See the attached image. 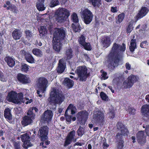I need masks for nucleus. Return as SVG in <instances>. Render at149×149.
<instances>
[{"label":"nucleus","instance_id":"nucleus-1","mask_svg":"<svg viewBox=\"0 0 149 149\" xmlns=\"http://www.w3.org/2000/svg\"><path fill=\"white\" fill-rule=\"evenodd\" d=\"M126 48L125 44L124 43L121 45L116 42L113 44L107 57V67L110 71L114 70L119 63L122 61L123 53L125 51Z\"/></svg>","mask_w":149,"mask_h":149},{"label":"nucleus","instance_id":"nucleus-2","mask_svg":"<svg viewBox=\"0 0 149 149\" xmlns=\"http://www.w3.org/2000/svg\"><path fill=\"white\" fill-rule=\"evenodd\" d=\"M66 32L63 27L56 28L53 33V48L59 53L61 49L62 43L65 40Z\"/></svg>","mask_w":149,"mask_h":149},{"label":"nucleus","instance_id":"nucleus-3","mask_svg":"<svg viewBox=\"0 0 149 149\" xmlns=\"http://www.w3.org/2000/svg\"><path fill=\"white\" fill-rule=\"evenodd\" d=\"M65 99V95L61 92H60L56 88H53L51 89L48 100L50 104H53L55 105L61 104Z\"/></svg>","mask_w":149,"mask_h":149},{"label":"nucleus","instance_id":"nucleus-4","mask_svg":"<svg viewBox=\"0 0 149 149\" xmlns=\"http://www.w3.org/2000/svg\"><path fill=\"white\" fill-rule=\"evenodd\" d=\"M56 19L58 23H63L66 21L70 15L69 10L65 8H58L55 12Z\"/></svg>","mask_w":149,"mask_h":149},{"label":"nucleus","instance_id":"nucleus-5","mask_svg":"<svg viewBox=\"0 0 149 149\" xmlns=\"http://www.w3.org/2000/svg\"><path fill=\"white\" fill-rule=\"evenodd\" d=\"M88 69L85 66H80L77 67L75 72L78 75L80 81H86L90 75V73H88Z\"/></svg>","mask_w":149,"mask_h":149},{"label":"nucleus","instance_id":"nucleus-6","mask_svg":"<svg viewBox=\"0 0 149 149\" xmlns=\"http://www.w3.org/2000/svg\"><path fill=\"white\" fill-rule=\"evenodd\" d=\"M35 115L33 111L28 110L26 113V115L22 117L21 123L23 127L32 125L35 119Z\"/></svg>","mask_w":149,"mask_h":149},{"label":"nucleus","instance_id":"nucleus-7","mask_svg":"<svg viewBox=\"0 0 149 149\" xmlns=\"http://www.w3.org/2000/svg\"><path fill=\"white\" fill-rule=\"evenodd\" d=\"M49 132V128L47 126H43L41 127L39 129L38 132V136L40 141L42 142H41L40 145L42 146L43 148H47L45 146L43 145L44 141L47 140L48 139V135Z\"/></svg>","mask_w":149,"mask_h":149},{"label":"nucleus","instance_id":"nucleus-8","mask_svg":"<svg viewBox=\"0 0 149 149\" xmlns=\"http://www.w3.org/2000/svg\"><path fill=\"white\" fill-rule=\"evenodd\" d=\"M81 15L84 22L86 24H90L92 21L94 16L92 13L88 8L84 9Z\"/></svg>","mask_w":149,"mask_h":149},{"label":"nucleus","instance_id":"nucleus-9","mask_svg":"<svg viewBox=\"0 0 149 149\" xmlns=\"http://www.w3.org/2000/svg\"><path fill=\"white\" fill-rule=\"evenodd\" d=\"M139 78L136 76L131 74L129 76L127 80L125 81L123 86L125 88H130L132 87L134 84L138 81Z\"/></svg>","mask_w":149,"mask_h":149},{"label":"nucleus","instance_id":"nucleus-10","mask_svg":"<svg viewBox=\"0 0 149 149\" xmlns=\"http://www.w3.org/2000/svg\"><path fill=\"white\" fill-rule=\"evenodd\" d=\"M104 115L103 112L97 111L94 113L93 119L95 123L103 125L104 124Z\"/></svg>","mask_w":149,"mask_h":149},{"label":"nucleus","instance_id":"nucleus-11","mask_svg":"<svg viewBox=\"0 0 149 149\" xmlns=\"http://www.w3.org/2000/svg\"><path fill=\"white\" fill-rule=\"evenodd\" d=\"M53 115L52 111L51 110H47L45 111L41 116V121L45 123L49 124L52 120Z\"/></svg>","mask_w":149,"mask_h":149},{"label":"nucleus","instance_id":"nucleus-12","mask_svg":"<svg viewBox=\"0 0 149 149\" xmlns=\"http://www.w3.org/2000/svg\"><path fill=\"white\" fill-rule=\"evenodd\" d=\"M47 84V80L45 78L40 77L39 78L37 85L41 93L43 94L46 91Z\"/></svg>","mask_w":149,"mask_h":149},{"label":"nucleus","instance_id":"nucleus-13","mask_svg":"<svg viewBox=\"0 0 149 149\" xmlns=\"http://www.w3.org/2000/svg\"><path fill=\"white\" fill-rule=\"evenodd\" d=\"M77 116L78 120L80 124L84 125L87 119L88 113L86 110H82L77 113Z\"/></svg>","mask_w":149,"mask_h":149},{"label":"nucleus","instance_id":"nucleus-14","mask_svg":"<svg viewBox=\"0 0 149 149\" xmlns=\"http://www.w3.org/2000/svg\"><path fill=\"white\" fill-rule=\"evenodd\" d=\"M75 132L74 130H72L70 132L65 138L64 146L65 147L67 146L70 144L72 141L75 142L76 139L75 138Z\"/></svg>","mask_w":149,"mask_h":149},{"label":"nucleus","instance_id":"nucleus-15","mask_svg":"<svg viewBox=\"0 0 149 149\" xmlns=\"http://www.w3.org/2000/svg\"><path fill=\"white\" fill-rule=\"evenodd\" d=\"M7 100L10 102H11L15 104H18L19 102L17 99V93L14 91H11L9 92L7 97Z\"/></svg>","mask_w":149,"mask_h":149},{"label":"nucleus","instance_id":"nucleus-16","mask_svg":"<svg viewBox=\"0 0 149 149\" xmlns=\"http://www.w3.org/2000/svg\"><path fill=\"white\" fill-rule=\"evenodd\" d=\"M149 11L148 8L145 6L142 7L135 17L136 21L145 16L147 14Z\"/></svg>","mask_w":149,"mask_h":149},{"label":"nucleus","instance_id":"nucleus-17","mask_svg":"<svg viewBox=\"0 0 149 149\" xmlns=\"http://www.w3.org/2000/svg\"><path fill=\"white\" fill-rule=\"evenodd\" d=\"M20 137L22 141L24 143L23 146L24 148L27 149L31 146L30 137L28 134L26 133L23 134Z\"/></svg>","mask_w":149,"mask_h":149},{"label":"nucleus","instance_id":"nucleus-18","mask_svg":"<svg viewBox=\"0 0 149 149\" xmlns=\"http://www.w3.org/2000/svg\"><path fill=\"white\" fill-rule=\"evenodd\" d=\"M17 78L18 81L22 84H27L30 82L29 78L26 75L21 73H19L17 74Z\"/></svg>","mask_w":149,"mask_h":149},{"label":"nucleus","instance_id":"nucleus-19","mask_svg":"<svg viewBox=\"0 0 149 149\" xmlns=\"http://www.w3.org/2000/svg\"><path fill=\"white\" fill-rule=\"evenodd\" d=\"M136 135L137 141L141 145H143L146 142V136L143 131H139Z\"/></svg>","mask_w":149,"mask_h":149},{"label":"nucleus","instance_id":"nucleus-20","mask_svg":"<svg viewBox=\"0 0 149 149\" xmlns=\"http://www.w3.org/2000/svg\"><path fill=\"white\" fill-rule=\"evenodd\" d=\"M69 110H71V114H74L75 113V110H76V108L73 104H71L68 106L65 111V117L66 120L67 122H70L71 121L72 116L66 114L67 111Z\"/></svg>","mask_w":149,"mask_h":149},{"label":"nucleus","instance_id":"nucleus-21","mask_svg":"<svg viewBox=\"0 0 149 149\" xmlns=\"http://www.w3.org/2000/svg\"><path fill=\"white\" fill-rule=\"evenodd\" d=\"M66 64L63 59H61L58 61V66L57 68V72L58 74L62 73L66 68Z\"/></svg>","mask_w":149,"mask_h":149},{"label":"nucleus","instance_id":"nucleus-22","mask_svg":"<svg viewBox=\"0 0 149 149\" xmlns=\"http://www.w3.org/2000/svg\"><path fill=\"white\" fill-rule=\"evenodd\" d=\"M21 52L24 55L25 58L27 62L31 63H34L35 60L30 54L26 52L24 50H21Z\"/></svg>","mask_w":149,"mask_h":149},{"label":"nucleus","instance_id":"nucleus-23","mask_svg":"<svg viewBox=\"0 0 149 149\" xmlns=\"http://www.w3.org/2000/svg\"><path fill=\"white\" fill-rule=\"evenodd\" d=\"M141 112L143 116L149 119V105H143L141 108Z\"/></svg>","mask_w":149,"mask_h":149},{"label":"nucleus","instance_id":"nucleus-24","mask_svg":"<svg viewBox=\"0 0 149 149\" xmlns=\"http://www.w3.org/2000/svg\"><path fill=\"white\" fill-rule=\"evenodd\" d=\"M22 33L20 30L16 29L12 32V35L13 38L15 40L20 39L22 36Z\"/></svg>","mask_w":149,"mask_h":149},{"label":"nucleus","instance_id":"nucleus-25","mask_svg":"<svg viewBox=\"0 0 149 149\" xmlns=\"http://www.w3.org/2000/svg\"><path fill=\"white\" fill-rule=\"evenodd\" d=\"M67 0H51L50 5L51 7H54L60 5H64Z\"/></svg>","mask_w":149,"mask_h":149},{"label":"nucleus","instance_id":"nucleus-26","mask_svg":"<svg viewBox=\"0 0 149 149\" xmlns=\"http://www.w3.org/2000/svg\"><path fill=\"white\" fill-rule=\"evenodd\" d=\"M101 42L103 47L107 48L110 46L111 44V39L109 36H104L102 39Z\"/></svg>","mask_w":149,"mask_h":149},{"label":"nucleus","instance_id":"nucleus-27","mask_svg":"<svg viewBox=\"0 0 149 149\" xmlns=\"http://www.w3.org/2000/svg\"><path fill=\"white\" fill-rule=\"evenodd\" d=\"M136 48V40L134 39H132L130 41V45L129 46V50L130 52L132 54L134 53L135 50Z\"/></svg>","mask_w":149,"mask_h":149},{"label":"nucleus","instance_id":"nucleus-28","mask_svg":"<svg viewBox=\"0 0 149 149\" xmlns=\"http://www.w3.org/2000/svg\"><path fill=\"white\" fill-rule=\"evenodd\" d=\"M4 60L8 65L10 67H12L15 64V62L12 57L9 56H7L4 58Z\"/></svg>","mask_w":149,"mask_h":149},{"label":"nucleus","instance_id":"nucleus-29","mask_svg":"<svg viewBox=\"0 0 149 149\" xmlns=\"http://www.w3.org/2000/svg\"><path fill=\"white\" fill-rule=\"evenodd\" d=\"M4 116L7 120H10L12 119V116L11 110L9 108H6L4 111Z\"/></svg>","mask_w":149,"mask_h":149},{"label":"nucleus","instance_id":"nucleus-30","mask_svg":"<svg viewBox=\"0 0 149 149\" xmlns=\"http://www.w3.org/2000/svg\"><path fill=\"white\" fill-rule=\"evenodd\" d=\"M65 55L67 60H69L73 57V51L71 48L66 50Z\"/></svg>","mask_w":149,"mask_h":149},{"label":"nucleus","instance_id":"nucleus-31","mask_svg":"<svg viewBox=\"0 0 149 149\" xmlns=\"http://www.w3.org/2000/svg\"><path fill=\"white\" fill-rule=\"evenodd\" d=\"M63 82L64 84L69 88H72L74 85V83L73 80L68 78H65Z\"/></svg>","mask_w":149,"mask_h":149},{"label":"nucleus","instance_id":"nucleus-32","mask_svg":"<svg viewBox=\"0 0 149 149\" xmlns=\"http://www.w3.org/2000/svg\"><path fill=\"white\" fill-rule=\"evenodd\" d=\"M44 2H42V1H38L36 4V7L39 11H42L45 10V7Z\"/></svg>","mask_w":149,"mask_h":149},{"label":"nucleus","instance_id":"nucleus-33","mask_svg":"<svg viewBox=\"0 0 149 149\" xmlns=\"http://www.w3.org/2000/svg\"><path fill=\"white\" fill-rule=\"evenodd\" d=\"M32 52L33 54L37 57H41L42 56V51L38 48H34L33 49Z\"/></svg>","mask_w":149,"mask_h":149},{"label":"nucleus","instance_id":"nucleus-34","mask_svg":"<svg viewBox=\"0 0 149 149\" xmlns=\"http://www.w3.org/2000/svg\"><path fill=\"white\" fill-rule=\"evenodd\" d=\"M133 22L132 20L128 24V26L126 28V32L127 33H130L133 30L134 27Z\"/></svg>","mask_w":149,"mask_h":149},{"label":"nucleus","instance_id":"nucleus-35","mask_svg":"<svg viewBox=\"0 0 149 149\" xmlns=\"http://www.w3.org/2000/svg\"><path fill=\"white\" fill-rule=\"evenodd\" d=\"M125 17V14L124 13H122L119 14L116 19V22L117 24H120L123 20Z\"/></svg>","mask_w":149,"mask_h":149},{"label":"nucleus","instance_id":"nucleus-36","mask_svg":"<svg viewBox=\"0 0 149 149\" xmlns=\"http://www.w3.org/2000/svg\"><path fill=\"white\" fill-rule=\"evenodd\" d=\"M71 20L76 24L78 23L79 20L77 14L75 13H73L71 15Z\"/></svg>","mask_w":149,"mask_h":149},{"label":"nucleus","instance_id":"nucleus-37","mask_svg":"<svg viewBox=\"0 0 149 149\" xmlns=\"http://www.w3.org/2000/svg\"><path fill=\"white\" fill-rule=\"evenodd\" d=\"M116 113L115 111L113 108L109 109L107 114L109 115V118L113 119L114 118Z\"/></svg>","mask_w":149,"mask_h":149},{"label":"nucleus","instance_id":"nucleus-38","mask_svg":"<svg viewBox=\"0 0 149 149\" xmlns=\"http://www.w3.org/2000/svg\"><path fill=\"white\" fill-rule=\"evenodd\" d=\"M89 2L91 3L94 7H99L101 4V0H89Z\"/></svg>","mask_w":149,"mask_h":149},{"label":"nucleus","instance_id":"nucleus-39","mask_svg":"<svg viewBox=\"0 0 149 149\" xmlns=\"http://www.w3.org/2000/svg\"><path fill=\"white\" fill-rule=\"evenodd\" d=\"M39 31L40 33V36L42 37L45 36V35L47 33V29L45 26H41L40 29L39 30Z\"/></svg>","mask_w":149,"mask_h":149},{"label":"nucleus","instance_id":"nucleus-40","mask_svg":"<svg viewBox=\"0 0 149 149\" xmlns=\"http://www.w3.org/2000/svg\"><path fill=\"white\" fill-rule=\"evenodd\" d=\"M7 10H10L13 12L14 13H17L18 10L16 6L14 5L11 4L7 7Z\"/></svg>","mask_w":149,"mask_h":149},{"label":"nucleus","instance_id":"nucleus-41","mask_svg":"<svg viewBox=\"0 0 149 149\" xmlns=\"http://www.w3.org/2000/svg\"><path fill=\"white\" fill-rule=\"evenodd\" d=\"M77 25H76L74 23L72 24V26L73 31L75 32H79L81 30V26L79 25V23Z\"/></svg>","mask_w":149,"mask_h":149},{"label":"nucleus","instance_id":"nucleus-42","mask_svg":"<svg viewBox=\"0 0 149 149\" xmlns=\"http://www.w3.org/2000/svg\"><path fill=\"white\" fill-rule=\"evenodd\" d=\"M86 38L84 34L81 35L78 39V42L81 45H82L85 42Z\"/></svg>","mask_w":149,"mask_h":149},{"label":"nucleus","instance_id":"nucleus-43","mask_svg":"<svg viewBox=\"0 0 149 149\" xmlns=\"http://www.w3.org/2000/svg\"><path fill=\"white\" fill-rule=\"evenodd\" d=\"M81 45L86 50L90 51L92 49V47L90 44L89 42H85L83 45Z\"/></svg>","mask_w":149,"mask_h":149},{"label":"nucleus","instance_id":"nucleus-44","mask_svg":"<svg viewBox=\"0 0 149 149\" xmlns=\"http://www.w3.org/2000/svg\"><path fill=\"white\" fill-rule=\"evenodd\" d=\"M29 66L25 63L22 64L21 66V70L26 72H27L29 70Z\"/></svg>","mask_w":149,"mask_h":149},{"label":"nucleus","instance_id":"nucleus-45","mask_svg":"<svg viewBox=\"0 0 149 149\" xmlns=\"http://www.w3.org/2000/svg\"><path fill=\"white\" fill-rule=\"evenodd\" d=\"M127 111L130 114L134 115L136 113V110L134 107H128Z\"/></svg>","mask_w":149,"mask_h":149},{"label":"nucleus","instance_id":"nucleus-46","mask_svg":"<svg viewBox=\"0 0 149 149\" xmlns=\"http://www.w3.org/2000/svg\"><path fill=\"white\" fill-rule=\"evenodd\" d=\"M25 34L26 38L28 40H30L32 36V33L29 30H26L24 31Z\"/></svg>","mask_w":149,"mask_h":149},{"label":"nucleus","instance_id":"nucleus-47","mask_svg":"<svg viewBox=\"0 0 149 149\" xmlns=\"http://www.w3.org/2000/svg\"><path fill=\"white\" fill-rule=\"evenodd\" d=\"M77 133L79 136H81L84 133V130L82 127L80 126L77 130Z\"/></svg>","mask_w":149,"mask_h":149},{"label":"nucleus","instance_id":"nucleus-48","mask_svg":"<svg viewBox=\"0 0 149 149\" xmlns=\"http://www.w3.org/2000/svg\"><path fill=\"white\" fill-rule=\"evenodd\" d=\"M100 97L102 100L108 101V97L107 95L103 92H101L100 94Z\"/></svg>","mask_w":149,"mask_h":149},{"label":"nucleus","instance_id":"nucleus-49","mask_svg":"<svg viewBox=\"0 0 149 149\" xmlns=\"http://www.w3.org/2000/svg\"><path fill=\"white\" fill-rule=\"evenodd\" d=\"M120 131L121 132V134L123 136H128L129 133L128 129L125 127L123 128V129H122Z\"/></svg>","mask_w":149,"mask_h":149},{"label":"nucleus","instance_id":"nucleus-50","mask_svg":"<svg viewBox=\"0 0 149 149\" xmlns=\"http://www.w3.org/2000/svg\"><path fill=\"white\" fill-rule=\"evenodd\" d=\"M0 80L3 82H6L7 78L4 75V73L0 70Z\"/></svg>","mask_w":149,"mask_h":149},{"label":"nucleus","instance_id":"nucleus-51","mask_svg":"<svg viewBox=\"0 0 149 149\" xmlns=\"http://www.w3.org/2000/svg\"><path fill=\"white\" fill-rule=\"evenodd\" d=\"M148 44L147 40L143 41L140 44V47L143 48H147Z\"/></svg>","mask_w":149,"mask_h":149},{"label":"nucleus","instance_id":"nucleus-52","mask_svg":"<svg viewBox=\"0 0 149 149\" xmlns=\"http://www.w3.org/2000/svg\"><path fill=\"white\" fill-rule=\"evenodd\" d=\"M116 126L117 128L119 130L123 129V128L125 127V125L121 122H118Z\"/></svg>","mask_w":149,"mask_h":149},{"label":"nucleus","instance_id":"nucleus-53","mask_svg":"<svg viewBox=\"0 0 149 149\" xmlns=\"http://www.w3.org/2000/svg\"><path fill=\"white\" fill-rule=\"evenodd\" d=\"M24 95L22 93H19L17 94V99L19 102L18 104L20 103V102L23 100Z\"/></svg>","mask_w":149,"mask_h":149},{"label":"nucleus","instance_id":"nucleus-54","mask_svg":"<svg viewBox=\"0 0 149 149\" xmlns=\"http://www.w3.org/2000/svg\"><path fill=\"white\" fill-rule=\"evenodd\" d=\"M20 143L19 141L15 142L13 143L15 149H21L20 147Z\"/></svg>","mask_w":149,"mask_h":149},{"label":"nucleus","instance_id":"nucleus-55","mask_svg":"<svg viewBox=\"0 0 149 149\" xmlns=\"http://www.w3.org/2000/svg\"><path fill=\"white\" fill-rule=\"evenodd\" d=\"M100 72L102 73L101 76L104 80L108 78V77L107 76V73L106 72L104 71V70L102 69L100 70Z\"/></svg>","mask_w":149,"mask_h":149},{"label":"nucleus","instance_id":"nucleus-56","mask_svg":"<svg viewBox=\"0 0 149 149\" xmlns=\"http://www.w3.org/2000/svg\"><path fill=\"white\" fill-rule=\"evenodd\" d=\"M123 135L119 133H118L116 135V139L118 141H123L122 139L123 137L122 136Z\"/></svg>","mask_w":149,"mask_h":149},{"label":"nucleus","instance_id":"nucleus-57","mask_svg":"<svg viewBox=\"0 0 149 149\" xmlns=\"http://www.w3.org/2000/svg\"><path fill=\"white\" fill-rule=\"evenodd\" d=\"M124 143L123 141H120L118 143V149H122L123 147V143Z\"/></svg>","mask_w":149,"mask_h":149},{"label":"nucleus","instance_id":"nucleus-58","mask_svg":"<svg viewBox=\"0 0 149 149\" xmlns=\"http://www.w3.org/2000/svg\"><path fill=\"white\" fill-rule=\"evenodd\" d=\"M102 146L103 148H107L109 146V145L107 143L106 139L105 138L103 141Z\"/></svg>","mask_w":149,"mask_h":149},{"label":"nucleus","instance_id":"nucleus-59","mask_svg":"<svg viewBox=\"0 0 149 149\" xmlns=\"http://www.w3.org/2000/svg\"><path fill=\"white\" fill-rule=\"evenodd\" d=\"M111 11L113 13H116L118 12V10L117 7L116 6L111 7Z\"/></svg>","mask_w":149,"mask_h":149},{"label":"nucleus","instance_id":"nucleus-60","mask_svg":"<svg viewBox=\"0 0 149 149\" xmlns=\"http://www.w3.org/2000/svg\"><path fill=\"white\" fill-rule=\"evenodd\" d=\"M120 79L119 78V77H116V78H115L113 80V81L114 83H115L116 84H119L120 81Z\"/></svg>","mask_w":149,"mask_h":149},{"label":"nucleus","instance_id":"nucleus-61","mask_svg":"<svg viewBox=\"0 0 149 149\" xmlns=\"http://www.w3.org/2000/svg\"><path fill=\"white\" fill-rule=\"evenodd\" d=\"M145 131L147 135L149 136V125L146 126Z\"/></svg>","mask_w":149,"mask_h":149},{"label":"nucleus","instance_id":"nucleus-62","mask_svg":"<svg viewBox=\"0 0 149 149\" xmlns=\"http://www.w3.org/2000/svg\"><path fill=\"white\" fill-rule=\"evenodd\" d=\"M125 67L127 70H129L131 69V65L129 63H127L125 64Z\"/></svg>","mask_w":149,"mask_h":149},{"label":"nucleus","instance_id":"nucleus-63","mask_svg":"<svg viewBox=\"0 0 149 149\" xmlns=\"http://www.w3.org/2000/svg\"><path fill=\"white\" fill-rule=\"evenodd\" d=\"M84 143H81L79 142H76L74 144V146H82L83 145Z\"/></svg>","mask_w":149,"mask_h":149},{"label":"nucleus","instance_id":"nucleus-64","mask_svg":"<svg viewBox=\"0 0 149 149\" xmlns=\"http://www.w3.org/2000/svg\"><path fill=\"white\" fill-rule=\"evenodd\" d=\"M79 47H78L75 50V54L76 55H77L79 53Z\"/></svg>","mask_w":149,"mask_h":149}]
</instances>
